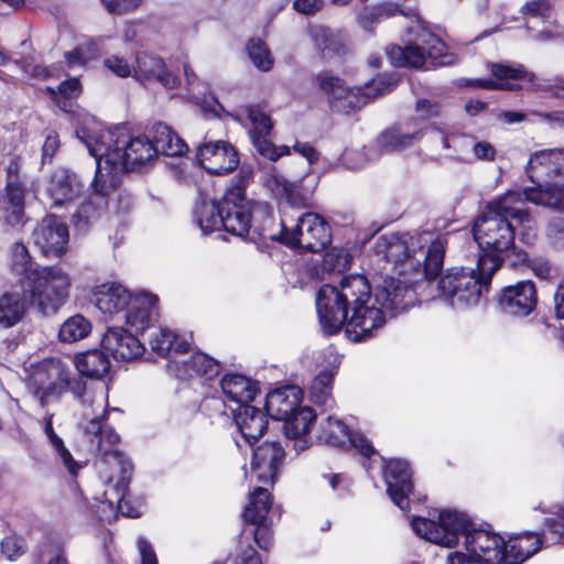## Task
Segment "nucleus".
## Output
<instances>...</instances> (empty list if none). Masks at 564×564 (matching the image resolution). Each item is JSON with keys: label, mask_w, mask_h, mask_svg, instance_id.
Segmentation results:
<instances>
[{"label": "nucleus", "mask_w": 564, "mask_h": 564, "mask_svg": "<svg viewBox=\"0 0 564 564\" xmlns=\"http://www.w3.org/2000/svg\"><path fill=\"white\" fill-rule=\"evenodd\" d=\"M371 302V291L364 275L344 278L338 286L325 284L316 296V308L325 334L339 332L347 323L346 332L355 340H362L383 326L380 310Z\"/></svg>", "instance_id": "obj_1"}, {"label": "nucleus", "mask_w": 564, "mask_h": 564, "mask_svg": "<svg viewBox=\"0 0 564 564\" xmlns=\"http://www.w3.org/2000/svg\"><path fill=\"white\" fill-rule=\"evenodd\" d=\"M83 406V430L90 445L102 455L105 463L109 464L112 468H118L120 478L115 486L104 492V500L99 507L102 512L106 509L110 514L120 512L121 514L130 518L139 517V513L133 510H126L128 502L126 501V494L128 491V484L132 475L133 465L120 452L113 449V446L119 441V435L115 430L105 423L107 410V398L100 392L87 390L86 382L83 380V389L79 393H73Z\"/></svg>", "instance_id": "obj_2"}, {"label": "nucleus", "mask_w": 564, "mask_h": 564, "mask_svg": "<svg viewBox=\"0 0 564 564\" xmlns=\"http://www.w3.org/2000/svg\"><path fill=\"white\" fill-rule=\"evenodd\" d=\"M488 212L479 215L473 227V236L480 253L476 269L454 268L446 272L438 282V289L454 307L477 305L484 294L490 290L494 276V209L491 203Z\"/></svg>", "instance_id": "obj_3"}, {"label": "nucleus", "mask_w": 564, "mask_h": 564, "mask_svg": "<svg viewBox=\"0 0 564 564\" xmlns=\"http://www.w3.org/2000/svg\"><path fill=\"white\" fill-rule=\"evenodd\" d=\"M77 137L86 145L97 165L105 166L102 172L108 180L115 177L117 186L120 175L133 171L155 158V149L149 139L132 137L126 128L102 129L99 124L82 127Z\"/></svg>", "instance_id": "obj_4"}, {"label": "nucleus", "mask_w": 564, "mask_h": 564, "mask_svg": "<svg viewBox=\"0 0 564 564\" xmlns=\"http://www.w3.org/2000/svg\"><path fill=\"white\" fill-rule=\"evenodd\" d=\"M430 234L417 236L389 234L376 239L373 250L377 256L394 264H409L422 271L426 280L435 279L442 271L445 243L444 237L430 241Z\"/></svg>", "instance_id": "obj_5"}, {"label": "nucleus", "mask_w": 564, "mask_h": 564, "mask_svg": "<svg viewBox=\"0 0 564 564\" xmlns=\"http://www.w3.org/2000/svg\"><path fill=\"white\" fill-rule=\"evenodd\" d=\"M413 531L424 540L446 547L458 543L459 534L466 538L467 550L473 557H482L494 545V536L489 530L475 529L470 517L463 511L445 509L437 513L436 519L414 518L411 521Z\"/></svg>", "instance_id": "obj_6"}, {"label": "nucleus", "mask_w": 564, "mask_h": 564, "mask_svg": "<svg viewBox=\"0 0 564 564\" xmlns=\"http://www.w3.org/2000/svg\"><path fill=\"white\" fill-rule=\"evenodd\" d=\"M525 172L535 186L525 187L524 200L564 210V149H544L533 152L527 163Z\"/></svg>", "instance_id": "obj_7"}, {"label": "nucleus", "mask_w": 564, "mask_h": 564, "mask_svg": "<svg viewBox=\"0 0 564 564\" xmlns=\"http://www.w3.org/2000/svg\"><path fill=\"white\" fill-rule=\"evenodd\" d=\"M72 286L69 274L57 265H35L24 283V293L42 315H53L64 306Z\"/></svg>", "instance_id": "obj_8"}, {"label": "nucleus", "mask_w": 564, "mask_h": 564, "mask_svg": "<svg viewBox=\"0 0 564 564\" xmlns=\"http://www.w3.org/2000/svg\"><path fill=\"white\" fill-rule=\"evenodd\" d=\"M522 204L523 197L519 192H509L496 199V271L511 253L516 256L511 264L527 260V254L514 248V226L529 220Z\"/></svg>", "instance_id": "obj_9"}, {"label": "nucleus", "mask_w": 564, "mask_h": 564, "mask_svg": "<svg viewBox=\"0 0 564 564\" xmlns=\"http://www.w3.org/2000/svg\"><path fill=\"white\" fill-rule=\"evenodd\" d=\"M415 32V43L404 47L393 45L387 48V55L394 66L421 68L426 58L433 64L447 65L449 61L444 55L445 44L433 33L429 32L422 24L420 18H416V26L409 30Z\"/></svg>", "instance_id": "obj_10"}, {"label": "nucleus", "mask_w": 564, "mask_h": 564, "mask_svg": "<svg viewBox=\"0 0 564 564\" xmlns=\"http://www.w3.org/2000/svg\"><path fill=\"white\" fill-rule=\"evenodd\" d=\"M321 91L335 100H346V105L352 109H359L377 97L390 93L399 79L393 75H382L368 83L365 87L349 88L344 80L329 73H321L314 77Z\"/></svg>", "instance_id": "obj_11"}, {"label": "nucleus", "mask_w": 564, "mask_h": 564, "mask_svg": "<svg viewBox=\"0 0 564 564\" xmlns=\"http://www.w3.org/2000/svg\"><path fill=\"white\" fill-rule=\"evenodd\" d=\"M31 384L34 395L44 406L52 398L59 397L66 390L79 393L83 389V379L72 377L61 360L46 359L34 368Z\"/></svg>", "instance_id": "obj_12"}, {"label": "nucleus", "mask_w": 564, "mask_h": 564, "mask_svg": "<svg viewBox=\"0 0 564 564\" xmlns=\"http://www.w3.org/2000/svg\"><path fill=\"white\" fill-rule=\"evenodd\" d=\"M332 241L330 228L323 216L304 213L296 226L285 232L282 242L291 247H301L311 252L323 251Z\"/></svg>", "instance_id": "obj_13"}, {"label": "nucleus", "mask_w": 564, "mask_h": 564, "mask_svg": "<svg viewBox=\"0 0 564 564\" xmlns=\"http://www.w3.org/2000/svg\"><path fill=\"white\" fill-rule=\"evenodd\" d=\"M415 292L411 284L395 279L393 276H386L381 283L377 285L373 299L369 305H375L381 312V316L386 322L384 315L395 316L415 303Z\"/></svg>", "instance_id": "obj_14"}, {"label": "nucleus", "mask_w": 564, "mask_h": 564, "mask_svg": "<svg viewBox=\"0 0 564 564\" xmlns=\"http://www.w3.org/2000/svg\"><path fill=\"white\" fill-rule=\"evenodd\" d=\"M248 200L240 186L228 189L223 197L221 227L227 232L245 237L251 230L253 220V205Z\"/></svg>", "instance_id": "obj_15"}, {"label": "nucleus", "mask_w": 564, "mask_h": 564, "mask_svg": "<svg viewBox=\"0 0 564 564\" xmlns=\"http://www.w3.org/2000/svg\"><path fill=\"white\" fill-rule=\"evenodd\" d=\"M102 172V165L98 164L95 178L91 182L93 197L83 203L73 215V223L79 230H85L88 225L97 219L107 206V197L117 188V180H108Z\"/></svg>", "instance_id": "obj_16"}, {"label": "nucleus", "mask_w": 564, "mask_h": 564, "mask_svg": "<svg viewBox=\"0 0 564 564\" xmlns=\"http://www.w3.org/2000/svg\"><path fill=\"white\" fill-rule=\"evenodd\" d=\"M196 159L209 173L223 175L232 172L239 164L238 153L227 141H209L197 147Z\"/></svg>", "instance_id": "obj_17"}, {"label": "nucleus", "mask_w": 564, "mask_h": 564, "mask_svg": "<svg viewBox=\"0 0 564 564\" xmlns=\"http://www.w3.org/2000/svg\"><path fill=\"white\" fill-rule=\"evenodd\" d=\"M412 473L408 462L390 459L384 462L383 478L391 500L403 511L410 509L409 496L413 491Z\"/></svg>", "instance_id": "obj_18"}, {"label": "nucleus", "mask_w": 564, "mask_h": 564, "mask_svg": "<svg viewBox=\"0 0 564 564\" xmlns=\"http://www.w3.org/2000/svg\"><path fill=\"white\" fill-rule=\"evenodd\" d=\"M542 540L535 533H521L507 541L496 532V557L500 555L502 564H522L540 551Z\"/></svg>", "instance_id": "obj_19"}, {"label": "nucleus", "mask_w": 564, "mask_h": 564, "mask_svg": "<svg viewBox=\"0 0 564 564\" xmlns=\"http://www.w3.org/2000/svg\"><path fill=\"white\" fill-rule=\"evenodd\" d=\"M536 303V289L530 280L503 288L499 296L502 312L517 317H525L531 314Z\"/></svg>", "instance_id": "obj_20"}, {"label": "nucleus", "mask_w": 564, "mask_h": 564, "mask_svg": "<svg viewBox=\"0 0 564 564\" xmlns=\"http://www.w3.org/2000/svg\"><path fill=\"white\" fill-rule=\"evenodd\" d=\"M28 191L15 180L7 183L4 193L0 198V221L12 229H21L28 221L25 213V198Z\"/></svg>", "instance_id": "obj_21"}, {"label": "nucleus", "mask_w": 564, "mask_h": 564, "mask_svg": "<svg viewBox=\"0 0 564 564\" xmlns=\"http://www.w3.org/2000/svg\"><path fill=\"white\" fill-rule=\"evenodd\" d=\"M34 243L46 256H61L68 240V228L56 216L48 215L33 231Z\"/></svg>", "instance_id": "obj_22"}, {"label": "nucleus", "mask_w": 564, "mask_h": 564, "mask_svg": "<svg viewBox=\"0 0 564 564\" xmlns=\"http://www.w3.org/2000/svg\"><path fill=\"white\" fill-rule=\"evenodd\" d=\"M284 458V449L279 442H265L253 451L251 473L259 481H272Z\"/></svg>", "instance_id": "obj_23"}, {"label": "nucleus", "mask_w": 564, "mask_h": 564, "mask_svg": "<svg viewBox=\"0 0 564 564\" xmlns=\"http://www.w3.org/2000/svg\"><path fill=\"white\" fill-rule=\"evenodd\" d=\"M133 77L138 80L156 79L167 89L180 85L178 77L166 69L164 61L149 52H139L133 65Z\"/></svg>", "instance_id": "obj_24"}, {"label": "nucleus", "mask_w": 564, "mask_h": 564, "mask_svg": "<svg viewBox=\"0 0 564 564\" xmlns=\"http://www.w3.org/2000/svg\"><path fill=\"white\" fill-rule=\"evenodd\" d=\"M102 348L117 360H132L143 354L141 341L122 327H110L104 335Z\"/></svg>", "instance_id": "obj_25"}, {"label": "nucleus", "mask_w": 564, "mask_h": 564, "mask_svg": "<svg viewBox=\"0 0 564 564\" xmlns=\"http://www.w3.org/2000/svg\"><path fill=\"white\" fill-rule=\"evenodd\" d=\"M302 391L296 386H288L270 392L265 399L268 414L276 421L288 420L300 406Z\"/></svg>", "instance_id": "obj_26"}, {"label": "nucleus", "mask_w": 564, "mask_h": 564, "mask_svg": "<svg viewBox=\"0 0 564 564\" xmlns=\"http://www.w3.org/2000/svg\"><path fill=\"white\" fill-rule=\"evenodd\" d=\"M234 413L235 422L242 437L248 444L252 445L268 427L265 414L260 409L249 404L238 406L234 410Z\"/></svg>", "instance_id": "obj_27"}, {"label": "nucleus", "mask_w": 564, "mask_h": 564, "mask_svg": "<svg viewBox=\"0 0 564 564\" xmlns=\"http://www.w3.org/2000/svg\"><path fill=\"white\" fill-rule=\"evenodd\" d=\"M167 368L180 379L191 378L194 375L212 379L219 372V365L203 352L194 354L186 360H171Z\"/></svg>", "instance_id": "obj_28"}, {"label": "nucleus", "mask_w": 564, "mask_h": 564, "mask_svg": "<svg viewBox=\"0 0 564 564\" xmlns=\"http://www.w3.org/2000/svg\"><path fill=\"white\" fill-rule=\"evenodd\" d=\"M156 301L158 297L149 293L132 296L127 306V324L135 332L144 330L158 314Z\"/></svg>", "instance_id": "obj_29"}, {"label": "nucleus", "mask_w": 564, "mask_h": 564, "mask_svg": "<svg viewBox=\"0 0 564 564\" xmlns=\"http://www.w3.org/2000/svg\"><path fill=\"white\" fill-rule=\"evenodd\" d=\"M261 239H270L282 242V238L289 229L283 223H276L270 206L263 202L253 205V220L251 230Z\"/></svg>", "instance_id": "obj_30"}, {"label": "nucleus", "mask_w": 564, "mask_h": 564, "mask_svg": "<svg viewBox=\"0 0 564 564\" xmlns=\"http://www.w3.org/2000/svg\"><path fill=\"white\" fill-rule=\"evenodd\" d=\"M131 297L130 292L120 284H104L94 293L96 306L109 315L127 310Z\"/></svg>", "instance_id": "obj_31"}, {"label": "nucleus", "mask_w": 564, "mask_h": 564, "mask_svg": "<svg viewBox=\"0 0 564 564\" xmlns=\"http://www.w3.org/2000/svg\"><path fill=\"white\" fill-rule=\"evenodd\" d=\"M155 155L178 156L187 152V144L165 123L156 122L151 129Z\"/></svg>", "instance_id": "obj_32"}, {"label": "nucleus", "mask_w": 564, "mask_h": 564, "mask_svg": "<svg viewBox=\"0 0 564 564\" xmlns=\"http://www.w3.org/2000/svg\"><path fill=\"white\" fill-rule=\"evenodd\" d=\"M220 388L227 400L240 405L248 404L258 392L257 384L249 378L229 373L220 380Z\"/></svg>", "instance_id": "obj_33"}, {"label": "nucleus", "mask_w": 564, "mask_h": 564, "mask_svg": "<svg viewBox=\"0 0 564 564\" xmlns=\"http://www.w3.org/2000/svg\"><path fill=\"white\" fill-rule=\"evenodd\" d=\"M28 312L25 293L6 292L0 295V329H9L21 323Z\"/></svg>", "instance_id": "obj_34"}, {"label": "nucleus", "mask_w": 564, "mask_h": 564, "mask_svg": "<svg viewBox=\"0 0 564 564\" xmlns=\"http://www.w3.org/2000/svg\"><path fill=\"white\" fill-rule=\"evenodd\" d=\"M82 187L83 184L75 173L58 169L51 176L48 192L55 204H63L76 197Z\"/></svg>", "instance_id": "obj_35"}, {"label": "nucleus", "mask_w": 564, "mask_h": 564, "mask_svg": "<svg viewBox=\"0 0 564 564\" xmlns=\"http://www.w3.org/2000/svg\"><path fill=\"white\" fill-rule=\"evenodd\" d=\"M151 349L161 357L176 360L173 355L184 354L188 348V343L166 328L155 329L149 338Z\"/></svg>", "instance_id": "obj_36"}, {"label": "nucleus", "mask_w": 564, "mask_h": 564, "mask_svg": "<svg viewBox=\"0 0 564 564\" xmlns=\"http://www.w3.org/2000/svg\"><path fill=\"white\" fill-rule=\"evenodd\" d=\"M223 199L216 203L202 198L195 204L193 217L203 234H210L221 227Z\"/></svg>", "instance_id": "obj_37"}, {"label": "nucleus", "mask_w": 564, "mask_h": 564, "mask_svg": "<svg viewBox=\"0 0 564 564\" xmlns=\"http://www.w3.org/2000/svg\"><path fill=\"white\" fill-rule=\"evenodd\" d=\"M421 138V129L410 123L398 124L383 131L378 138L379 144L387 150H402Z\"/></svg>", "instance_id": "obj_38"}, {"label": "nucleus", "mask_w": 564, "mask_h": 564, "mask_svg": "<svg viewBox=\"0 0 564 564\" xmlns=\"http://www.w3.org/2000/svg\"><path fill=\"white\" fill-rule=\"evenodd\" d=\"M75 366L83 376L99 379L108 372L110 361L106 352L93 349L76 355Z\"/></svg>", "instance_id": "obj_39"}, {"label": "nucleus", "mask_w": 564, "mask_h": 564, "mask_svg": "<svg viewBox=\"0 0 564 564\" xmlns=\"http://www.w3.org/2000/svg\"><path fill=\"white\" fill-rule=\"evenodd\" d=\"M453 143L458 152L457 156L462 161L471 162L475 160L492 159V147L488 142H476L470 137H457L453 139Z\"/></svg>", "instance_id": "obj_40"}, {"label": "nucleus", "mask_w": 564, "mask_h": 564, "mask_svg": "<svg viewBox=\"0 0 564 564\" xmlns=\"http://www.w3.org/2000/svg\"><path fill=\"white\" fill-rule=\"evenodd\" d=\"M272 506L271 496L264 488H257L249 498L243 510V519L249 524L267 521V516Z\"/></svg>", "instance_id": "obj_41"}, {"label": "nucleus", "mask_w": 564, "mask_h": 564, "mask_svg": "<svg viewBox=\"0 0 564 564\" xmlns=\"http://www.w3.org/2000/svg\"><path fill=\"white\" fill-rule=\"evenodd\" d=\"M528 76L523 65L513 63H496V90H517L519 82Z\"/></svg>", "instance_id": "obj_42"}, {"label": "nucleus", "mask_w": 564, "mask_h": 564, "mask_svg": "<svg viewBox=\"0 0 564 564\" xmlns=\"http://www.w3.org/2000/svg\"><path fill=\"white\" fill-rule=\"evenodd\" d=\"M315 413L311 408L299 406L292 415L284 421L285 435L289 438H297L308 433Z\"/></svg>", "instance_id": "obj_43"}, {"label": "nucleus", "mask_w": 564, "mask_h": 564, "mask_svg": "<svg viewBox=\"0 0 564 564\" xmlns=\"http://www.w3.org/2000/svg\"><path fill=\"white\" fill-rule=\"evenodd\" d=\"M348 433L347 426L340 420L328 416L321 426L318 438L332 446H343L347 442Z\"/></svg>", "instance_id": "obj_44"}, {"label": "nucleus", "mask_w": 564, "mask_h": 564, "mask_svg": "<svg viewBox=\"0 0 564 564\" xmlns=\"http://www.w3.org/2000/svg\"><path fill=\"white\" fill-rule=\"evenodd\" d=\"M333 373L322 371L313 380L310 388L311 400L318 405L329 406L333 403L332 398Z\"/></svg>", "instance_id": "obj_45"}, {"label": "nucleus", "mask_w": 564, "mask_h": 564, "mask_svg": "<svg viewBox=\"0 0 564 564\" xmlns=\"http://www.w3.org/2000/svg\"><path fill=\"white\" fill-rule=\"evenodd\" d=\"M90 328L88 319L82 315H74L63 323L58 336L63 341L73 343L86 337Z\"/></svg>", "instance_id": "obj_46"}, {"label": "nucleus", "mask_w": 564, "mask_h": 564, "mask_svg": "<svg viewBox=\"0 0 564 564\" xmlns=\"http://www.w3.org/2000/svg\"><path fill=\"white\" fill-rule=\"evenodd\" d=\"M10 268L18 275H23L28 282V275L35 267L31 262V257L26 247L21 242H15L10 250Z\"/></svg>", "instance_id": "obj_47"}, {"label": "nucleus", "mask_w": 564, "mask_h": 564, "mask_svg": "<svg viewBox=\"0 0 564 564\" xmlns=\"http://www.w3.org/2000/svg\"><path fill=\"white\" fill-rule=\"evenodd\" d=\"M247 52L249 58L258 69L268 72L272 68L273 58L268 46L261 40H250L247 46Z\"/></svg>", "instance_id": "obj_48"}, {"label": "nucleus", "mask_w": 564, "mask_h": 564, "mask_svg": "<svg viewBox=\"0 0 564 564\" xmlns=\"http://www.w3.org/2000/svg\"><path fill=\"white\" fill-rule=\"evenodd\" d=\"M264 186L270 189L278 199H285L291 205H296L293 193L294 185L288 182L283 176L275 173L268 174L264 178Z\"/></svg>", "instance_id": "obj_49"}, {"label": "nucleus", "mask_w": 564, "mask_h": 564, "mask_svg": "<svg viewBox=\"0 0 564 564\" xmlns=\"http://www.w3.org/2000/svg\"><path fill=\"white\" fill-rule=\"evenodd\" d=\"M400 10L392 3H384L378 7L366 9L359 17L360 24L364 29L369 30L370 25L397 14Z\"/></svg>", "instance_id": "obj_50"}, {"label": "nucleus", "mask_w": 564, "mask_h": 564, "mask_svg": "<svg viewBox=\"0 0 564 564\" xmlns=\"http://www.w3.org/2000/svg\"><path fill=\"white\" fill-rule=\"evenodd\" d=\"M351 257L345 248L334 247L326 252L323 259L324 269L341 272L349 268Z\"/></svg>", "instance_id": "obj_51"}, {"label": "nucleus", "mask_w": 564, "mask_h": 564, "mask_svg": "<svg viewBox=\"0 0 564 564\" xmlns=\"http://www.w3.org/2000/svg\"><path fill=\"white\" fill-rule=\"evenodd\" d=\"M310 35L315 47L324 54L337 50L336 37L328 29L321 25L312 26L310 29Z\"/></svg>", "instance_id": "obj_52"}, {"label": "nucleus", "mask_w": 564, "mask_h": 564, "mask_svg": "<svg viewBox=\"0 0 564 564\" xmlns=\"http://www.w3.org/2000/svg\"><path fill=\"white\" fill-rule=\"evenodd\" d=\"M52 447L55 449L56 454L59 456L63 465L66 467L68 473L72 476H76L80 465L73 458L72 454L65 447L63 440L55 433L46 435Z\"/></svg>", "instance_id": "obj_53"}, {"label": "nucleus", "mask_w": 564, "mask_h": 564, "mask_svg": "<svg viewBox=\"0 0 564 564\" xmlns=\"http://www.w3.org/2000/svg\"><path fill=\"white\" fill-rule=\"evenodd\" d=\"M248 117L253 126L250 130V138L257 135H268L272 130L271 118L265 115L261 109L256 107L248 108Z\"/></svg>", "instance_id": "obj_54"}, {"label": "nucleus", "mask_w": 564, "mask_h": 564, "mask_svg": "<svg viewBox=\"0 0 564 564\" xmlns=\"http://www.w3.org/2000/svg\"><path fill=\"white\" fill-rule=\"evenodd\" d=\"M268 135L251 137V141L257 151L264 158L275 161L284 154L289 153L288 147L276 148L271 141L267 139Z\"/></svg>", "instance_id": "obj_55"}, {"label": "nucleus", "mask_w": 564, "mask_h": 564, "mask_svg": "<svg viewBox=\"0 0 564 564\" xmlns=\"http://www.w3.org/2000/svg\"><path fill=\"white\" fill-rule=\"evenodd\" d=\"M0 549L6 558L14 561L25 553L26 545L22 538L9 535L1 541Z\"/></svg>", "instance_id": "obj_56"}, {"label": "nucleus", "mask_w": 564, "mask_h": 564, "mask_svg": "<svg viewBox=\"0 0 564 564\" xmlns=\"http://www.w3.org/2000/svg\"><path fill=\"white\" fill-rule=\"evenodd\" d=\"M57 91L59 95L57 102L61 107L65 108L67 106V101L78 98L82 94L80 82L76 77L66 79L58 85Z\"/></svg>", "instance_id": "obj_57"}, {"label": "nucleus", "mask_w": 564, "mask_h": 564, "mask_svg": "<svg viewBox=\"0 0 564 564\" xmlns=\"http://www.w3.org/2000/svg\"><path fill=\"white\" fill-rule=\"evenodd\" d=\"M546 236L551 245L556 249H564V218H552L546 227Z\"/></svg>", "instance_id": "obj_58"}, {"label": "nucleus", "mask_w": 564, "mask_h": 564, "mask_svg": "<svg viewBox=\"0 0 564 564\" xmlns=\"http://www.w3.org/2000/svg\"><path fill=\"white\" fill-rule=\"evenodd\" d=\"M104 65L111 73L119 77L133 76V66H131L127 59L118 55H111L104 61Z\"/></svg>", "instance_id": "obj_59"}, {"label": "nucleus", "mask_w": 564, "mask_h": 564, "mask_svg": "<svg viewBox=\"0 0 564 564\" xmlns=\"http://www.w3.org/2000/svg\"><path fill=\"white\" fill-rule=\"evenodd\" d=\"M253 528L249 531V535L253 536L256 544L262 549L268 550L272 541V531L267 521L262 523H251Z\"/></svg>", "instance_id": "obj_60"}, {"label": "nucleus", "mask_w": 564, "mask_h": 564, "mask_svg": "<svg viewBox=\"0 0 564 564\" xmlns=\"http://www.w3.org/2000/svg\"><path fill=\"white\" fill-rule=\"evenodd\" d=\"M529 267L535 276L541 280H550L556 273L552 263L544 258H533L529 260Z\"/></svg>", "instance_id": "obj_61"}, {"label": "nucleus", "mask_w": 564, "mask_h": 564, "mask_svg": "<svg viewBox=\"0 0 564 564\" xmlns=\"http://www.w3.org/2000/svg\"><path fill=\"white\" fill-rule=\"evenodd\" d=\"M110 13L124 14L138 8L143 0H101Z\"/></svg>", "instance_id": "obj_62"}, {"label": "nucleus", "mask_w": 564, "mask_h": 564, "mask_svg": "<svg viewBox=\"0 0 564 564\" xmlns=\"http://www.w3.org/2000/svg\"><path fill=\"white\" fill-rule=\"evenodd\" d=\"M347 442L350 443L356 449L359 451L366 457L371 456L375 453V448L370 444V442L365 437V435L360 433H348Z\"/></svg>", "instance_id": "obj_63"}, {"label": "nucleus", "mask_w": 564, "mask_h": 564, "mask_svg": "<svg viewBox=\"0 0 564 564\" xmlns=\"http://www.w3.org/2000/svg\"><path fill=\"white\" fill-rule=\"evenodd\" d=\"M138 551L141 558V564H158V557L151 543L144 538H139L137 541Z\"/></svg>", "instance_id": "obj_64"}]
</instances>
